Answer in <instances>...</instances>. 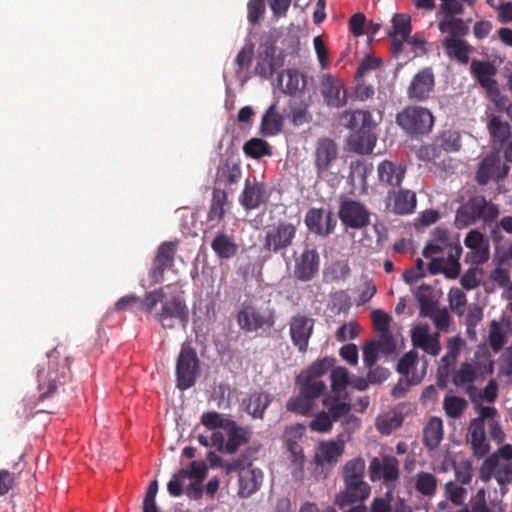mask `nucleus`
Listing matches in <instances>:
<instances>
[{
    "instance_id": "nucleus-1",
    "label": "nucleus",
    "mask_w": 512,
    "mask_h": 512,
    "mask_svg": "<svg viewBox=\"0 0 512 512\" xmlns=\"http://www.w3.org/2000/svg\"><path fill=\"white\" fill-rule=\"evenodd\" d=\"M477 361L475 363L464 361L459 366L455 365L449 369V374L445 382H441L440 374L436 373V385L440 389L447 388L452 383L458 388H464L472 402H476V393L478 389L474 386V382L479 378H484L486 374L493 372V362L489 357L483 356L479 358L476 353Z\"/></svg>"
},
{
    "instance_id": "nucleus-2",
    "label": "nucleus",
    "mask_w": 512,
    "mask_h": 512,
    "mask_svg": "<svg viewBox=\"0 0 512 512\" xmlns=\"http://www.w3.org/2000/svg\"><path fill=\"white\" fill-rule=\"evenodd\" d=\"M340 124L355 132L357 141L356 151L360 153H371L377 137L374 130L377 122L373 120L372 114L368 110L344 111L340 115Z\"/></svg>"
},
{
    "instance_id": "nucleus-3",
    "label": "nucleus",
    "mask_w": 512,
    "mask_h": 512,
    "mask_svg": "<svg viewBox=\"0 0 512 512\" xmlns=\"http://www.w3.org/2000/svg\"><path fill=\"white\" fill-rule=\"evenodd\" d=\"M47 368H40L37 372L39 399L50 397L59 385L64 383L70 371L69 358L62 355L59 347H55L47 354Z\"/></svg>"
},
{
    "instance_id": "nucleus-4",
    "label": "nucleus",
    "mask_w": 512,
    "mask_h": 512,
    "mask_svg": "<svg viewBox=\"0 0 512 512\" xmlns=\"http://www.w3.org/2000/svg\"><path fill=\"white\" fill-rule=\"evenodd\" d=\"M499 213L498 205L488 201L483 195H475L457 209L454 224L458 229L477 222L488 224L496 220Z\"/></svg>"
},
{
    "instance_id": "nucleus-5",
    "label": "nucleus",
    "mask_w": 512,
    "mask_h": 512,
    "mask_svg": "<svg viewBox=\"0 0 512 512\" xmlns=\"http://www.w3.org/2000/svg\"><path fill=\"white\" fill-rule=\"evenodd\" d=\"M300 220H279L265 229L263 249L269 253L284 256L296 239Z\"/></svg>"
},
{
    "instance_id": "nucleus-6",
    "label": "nucleus",
    "mask_w": 512,
    "mask_h": 512,
    "mask_svg": "<svg viewBox=\"0 0 512 512\" xmlns=\"http://www.w3.org/2000/svg\"><path fill=\"white\" fill-rule=\"evenodd\" d=\"M181 294L182 292L166 295L161 308L154 313V318L163 329L172 330L177 326L186 328L189 322V308Z\"/></svg>"
},
{
    "instance_id": "nucleus-7",
    "label": "nucleus",
    "mask_w": 512,
    "mask_h": 512,
    "mask_svg": "<svg viewBox=\"0 0 512 512\" xmlns=\"http://www.w3.org/2000/svg\"><path fill=\"white\" fill-rule=\"evenodd\" d=\"M397 125L410 137H419L431 132L434 116L421 106H407L396 115Z\"/></svg>"
},
{
    "instance_id": "nucleus-8",
    "label": "nucleus",
    "mask_w": 512,
    "mask_h": 512,
    "mask_svg": "<svg viewBox=\"0 0 512 512\" xmlns=\"http://www.w3.org/2000/svg\"><path fill=\"white\" fill-rule=\"evenodd\" d=\"M237 324L246 333L270 330L276 323L274 308L259 309L253 305H243L236 316Z\"/></svg>"
},
{
    "instance_id": "nucleus-9",
    "label": "nucleus",
    "mask_w": 512,
    "mask_h": 512,
    "mask_svg": "<svg viewBox=\"0 0 512 512\" xmlns=\"http://www.w3.org/2000/svg\"><path fill=\"white\" fill-rule=\"evenodd\" d=\"M372 482H382L388 488H394L400 478L399 460L392 455L383 454L373 457L368 467Z\"/></svg>"
},
{
    "instance_id": "nucleus-10",
    "label": "nucleus",
    "mask_w": 512,
    "mask_h": 512,
    "mask_svg": "<svg viewBox=\"0 0 512 512\" xmlns=\"http://www.w3.org/2000/svg\"><path fill=\"white\" fill-rule=\"evenodd\" d=\"M497 416L495 407L481 406L479 416L470 421L468 428V442L471 444L473 454L477 458H483L489 452V443L486 438L484 422L487 418Z\"/></svg>"
},
{
    "instance_id": "nucleus-11",
    "label": "nucleus",
    "mask_w": 512,
    "mask_h": 512,
    "mask_svg": "<svg viewBox=\"0 0 512 512\" xmlns=\"http://www.w3.org/2000/svg\"><path fill=\"white\" fill-rule=\"evenodd\" d=\"M199 371V359L196 350L183 344L176 361L177 387L186 390L192 387Z\"/></svg>"
},
{
    "instance_id": "nucleus-12",
    "label": "nucleus",
    "mask_w": 512,
    "mask_h": 512,
    "mask_svg": "<svg viewBox=\"0 0 512 512\" xmlns=\"http://www.w3.org/2000/svg\"><path fill=\"white\" fill-rule=\"evenodd\" d=\"M338 217L344 226L352 229H362L370 223V212L367 207L352 199L341 201Z\"/></svg>"
},
{
    "instance_id": "nucleus-13",
    "label": "nucleus",
    "mask_w": 512,
    "mask_h": 512,
    "mask_svg": "<svg viewBox=\"0 0 512 512\" xmlns=\"http://www.w3.org/2000/svg\"><path fill=\"white\" fill-rule=\"evenodd\" d=\"M178 243L175 241H165L161 243L153 259V267L149 272L152 284H159L164 280L166 270L174 266Z\"/></svg>"
},
{
    "instance_id": "nucleus-14",
    "label": "nucleus",
    "mask_w": 512,
    "mask_h": 512,
    "mask_svg": "<svg viewBox=\"0 0 512 512\" xmlns=\"http://www.w3.org/2000/svg\"><path fill=\"white\" fill-rule=\"evenodd\" d=\"M338 153V146L334 140L330 138L318 139L314 151V165L319 178H323L330 173L338 159Z\"/></svg>"
},
{
    "instance_id": "nucleus-15",
    "label": "nucleus",
    "mask_w": 512,
    "mask_h": 512,
    "mask_svg": "<svg viewBox=\"0 0 512 512\" xmlns=\"http://www.w3.org/2000/svg\"><path fill=\"white\" fill-rule=\"evenodd\" d=\"M320 92L325 104L329 107L341 108L348 102L344 82L331 74L322 76Z\"/></svg>"
},
{
    "instance_id": "nucleus-16",
    "label": "nucleus",
    "mask_w": 512,
    "mask_h": 512,
    "mask_svg": "<svg viewBox=\"0 0 512 512\" xmlns=\"http://www.w3.org/2000/svg\"><path fill=\"white\" fill-rule=\"evenodd\" d=\"M269 198L270 193L263 182L247 178L238 200L244 210L251 211L265 205Z\"/></svg>"
},
{
    "instance_id": "nucleus-17",
    "label": "nucleus",
    "mask_w": 512,
    "mask_h": 512,
    "mask_svg": "<svg viewBox=\"0 0 512 512\" xmlns=\"http://www.w3.org/2000/svg\"><path fill=\"white\" fill-rule=\"evenodd\" d=\"M462 254V247L460 244H454L449 247L447 257H439L431 259L429 263V271L431 274L443 273L446 277L455 279L459 276L461 266L459 259Z\"/></svg>"
},
{
    "instance_id": "nucleus-18",
    "label": "nucleus",
    "mask_w": 512,
    "mask_h": 512,
    "mask_svg": "<svg viewBox=\"0 0 512 512\" xmlns=\"http://www.w3.org/2000/svg\"><path fill=\"white\" fill-rule=\"evenodd\" d=\"M319 269V253L314 248L305 247L295 259L294 277L302 282H308L317 276Z\"/></svg>"
},
{
    "instance_id": "nucleus-19",
    "label": "nucleus",
    "mask_w": 512,
    "mask_h": 512,
    "mask_svg": "<svg viewBox=\"0 0 512 512\" xmlns=\"http://www.w3.org/2000/svg\"><path fill=\"white\" fill-rule=\"evenodd\" d=\"M308 230L318 236L327 237L334 232L336 219L331 211L311 208L307 211L304 219Z\"/></svg>"
},
{
    "instance_id": "nucleus-20",
    "label": "nucleus",
    "mask_w": 512,
    "mask_h": 512,
    "mask_svg": "<svg viewBox=\"0 0 512 512\" xmlns=\"http://www.w3.org/2000/svg\"><path fill=\"white\" fill-rule=\"evenodd\" d=\"M314 319L297 314L290 320V337L293 345L300 352H306L313 334Z\"/></svg>"
},
{
    "instance_id": "nucleus-21",
    "label": "nucleus",
    "mask_w": 512,
    "mask_h": 512,
    "mask_svg": "<svg viewBox=\"0 0 512 512\" xmlns=\"http://www.w3.org/2000/svg\"><path fill=\"white\" fill-rule=\"evenodd\" d=\"M470 72L482 88L489 93H498V83L493 76L497 74V68L489 61L474 59L470 64Z\"/></svg>"
},
{
    "instance_id": "nucleus-22",
    "label": "nucleus",
    "mask_w": 512,
    "mask_h": 512,
    "mask_svg": "<svg viewBox=\"0 0 512 512\" xmlns=\"http://www.w3.org/2000/svg\"><path fill=\"white\" fill-rule=\"evenodd\" d=\"M465 345V341L459 336H453L447 339L446 353L441 357L436 372L440 374L442 383H444L447 376L450 375L449 369L457 364V359Z\"/></svg>"
},
{
    "instance_id": "nucleus-23",
    "label": "nucleus",
    "mask_w": 512,
    "mask_h": 512,
    "mask_svg": "<svg viewBox=\"0 0 512 512\" xmlns=\"http://www.w3.org/2000/svg\"><path fill=\"white\" fill-rule=\"evenodd\" d=\"M468 496V491L463 484L450 480L443 486L444 499L437 504V508L441 512H451L450 505L460 507L466 505L465 501Z\"/></svg>"
},
{
    "instance_id": "nucleus-24",
    "label": "nucleus",
    "mask_w": 512,
    "mask_h": 512,
    "mask_svg": "<svg viewBox=\"0 0 512 512\" xmlns=\"http://www.w3.org/2000/svg\"><path fill=\"white\" fill-rule=\"evenodd\" d=\"M434 87V75L431 69H423L413 78L408 87V97L410 99L423 101L428 98Z\"/></svg>"
},
{
    "instance_id": "nucleus-25",
    "label": "nucleus",
    "mask_w": 512,
    "mask_h": 512,
    "mask_svg": "<svg viewBox=\"0 0 512 512\" xmlns=\"http://www.w3.org/2000/svg\"><path fill=\"white\" fill-rule=\"evenodd\" d=\"M263 481L262 471L254 467L251 463L247 464V468L240 472L238 479V495L241 498H248L257 492Z\"/></svg>"
},
{
    "instance_id": "nucleus-26",
    "label": "nucleus",
    "mask_w": 512,
    "mask_h": 512,
    "mask_svg": "<svg viewBox=\"0 0 512 512\" xmlns=\"http://www.w3.org/2000/svg\"><path fill=\"white\" fill-rule=\"evenodd\" d=\"M411 340L414 347L422 349L431 356H438L441 352L439 333L431 335L427 326L415 327L412 330Z\"/></svg>"
},
{
    "instance_id": "nucleus-27",
    "label": "nucleus",
    "mask_w": 512,
    "mask_h": 512,
    "mask_svg": "<svg viewBox=\"0 0 512 512\" xmlns=\"http://www.w3.org/2000/svg\"><path fill=\"white\" fill-rule=\"evenodd\" d=\"M227 441L225 444V454H234L239 448L249 442L252 429L248 426H239L234 420L228 422L225 428Z\"/></svg>"
},
{
    "instance_id": "nucleus-28",
    "label": "nucleus",
    "mask_w": 512,
    "mask_h": 512,
    "mask_svg": "<svg viewBox=\"0 0 512 512\" xmlns=\"http://www.w3.org/2000/svg\"><path fill=\"white\" fill-rule=\"evenodd\" d=\"M441 43L448 58L463 65L469 62L470 54L473 52L474 48L466 40L444 37Z\"/></svg>"
},
{
    "instance_id": "nucleus-29",
    "label": "nucleus",
    "mask_w": 512,
    "mask_h": 512,
    "mask_svg": "<svg viewBox=\"0 0 512 512\" xmlns=\"http://www.w3.org/2000/svg\"><path fill=\"white\" fill-rule=\"evenodd\" d=\"M344 449L345 444L343 440L322 441L319 443L315 453V463L318 466L336 463L338 458L344 453Z\"/></svg>"
},
{
    "instance_id": "nucleus-30",
    "label": "nucleus",
    "mask_w": 512,
    "mask_h": 512,
    "mask_svg": "<svg viewBox=\"0 0 512 512\" xmlns=\"http://www.w3.org/2000/svg\"><path fill=\"white\" fill-rule=\"evenodd\" d=\"M377 173L380 183L395 188L401 185L405 177L406 168L384 160L378 165Z\"/></svg>"
},
{
    "instance_id": "nucleus-31",
    "label": "nucleus",
    "mask_w": 512,
    "mask_h": 512,
    "mask_svg": "<svg viewBox=\"0 0 512 512\" xmlns=\"http://www.w3.org/2000/svg\"><path fill=\"white\" fill-rule=\"evenodd\" d=\"M457 511L466 512H504L501 502L491 500L487 502L485 489H479L469 499V502Z\"/></svg>"
},
{
    "instance_id": "nucleus-32",
    "label": "nucleus",
    "mask_w": 512,
    "mask_h": 512,
    "mask_svg": "<svg viewBox=\"0 0 512 512\" xmlns=\"http://www.w3.org/2000/svg\"><path fill=\"white\" fill-rule=\"evenodd\" d=\"M211 249L220 259H231L238 253L234 237L225 231H219L211 242Z\"/></svg>"
},
{
    "instance_id": "nucleus-33",
    "label": "nucleus",
    "mask_w": 512,
    "mask_h": 512,
    "mask_svg": "<svg viewBox=\"0 0 512 512\" xmlns=\"http://www.w3.org/2000/svg\"><path fill=\"white\" fill-rule=\"evenodd\" d=\"M270 402L269 394L255 391L243 399L242 405L253 418L262 419Z\"/></svg>"
},
{
    "instance_id": "nucleus-34",
    "label": "nucleus",
    "mask_w": 512,
    "mask_h": 512,
    "mask_svg": "<svg viewBox=\"0 0 512 512\" xmlns=\"http://www.w3.org/2000/svg\"><path fill=\"white\" fill-rule=\"evenodd\" d=\"M283 126V117L277 111L276 102L269 106L262 116L260 124V133L265 137L278 134Z\"/></svg>"
},
{
    "instance_id": "nucleus-35",
    "label": "nucleus",
    "mask_w": 512,
    "mask_h": 512,
    "mask_svg": "<svg viewBox=\"0 0 512 512\" xmlns=\"http://www.w3.org/2000/svg\"><path fill=\"white\" fill-rule=\"evenodd\" d=\"M469 21L459 17H443L438 23V29L442 33H448L445 37L463 39L469 34Z\"/></svg>"
},
{
    "instance_id": "nucleus-36",
    "label": "nucleus",
    "mask_w": 512,
    "mask_h": 512,
    "mask_svg": "<svg viewBox=\"0 0 512 512\" xmlns=\"http://www.w3.org/2000/svg\"><path fill=\"white\" fill-rule=\"evenodd\" d=\"M227 202L228 195L226 191L221 189L213 190L211 204L207 214L208 222H216L215 224L211 225L212 228L223 220L225 216V206L227 205Z\"/></svg>"
},
{
    "instance_id": "nucleus-37",
    "label": "nucleus",
    "mask_w": 512,
    "mask_h": 512,
    "mask_svg": "<svg viewBox=\"0 0 512 512\" xmlns=\"http://www.w3.org/2000/svg\"><path fill=\"white\" fill-rule=\"evenodd\" d=\"M443 439V422L438 417H432L423 429V444L429 450L436 449Z\"/></svg>"
},
{
    "instance_id": "nucleus-38",
    "label": "nucleus",
    "mask_w": 512,
    "mask_h": 512,
    "mask_svg": "<svg viewBox=\"0 0 512 512\" xmlns=\"http://www.w3.org/2000/svg\"><path fill=\"white\" fill-rule=\"evenodd\" d=\"M417 205L416 194L407 189L394 192L393 210L396 214L406 215L413 213Z\"/></svg>"
},
{
    "instance_id": "nucleus-39",
    "label": "nucleus",
    "mask_w": 512,
    "mask_h": 512,
    "mask_svg": "<svg viewBox=\"0 0 512 512\" xmlns=\"http://www.w3.org/2000/svg\"><path fill=\"white\" fill-rule=\"evenodd\" d=\"M345 483L344 497L349 504L362 502L370 495L371 488L364 479L350 480Z\"/></svg>"
},
{
    "instance_id": "nucleus-40",
    "label": "nucleus",
    "mask_w": 512,
    "mask_h": 512,
    "mask_svg": "<svg viewBox=\"0 0 512 512\" xmlns=\"http://www.w3.org/2000/svg\"><path fill=\"white\" fill-rule=\"evenodd\" d=\"M276 69L275 50L267 47L257 58L255 73L264 79H270Z\"/></svg>"
},
{
    "instance_id": "nucleus-41",
    "label": "nucleus",
    "mask_w": 512,
    "mask_h": 512,
    "mask_svg": "<svg viewBox=\"0 0 512 512\" xmlns=\"http://www.w3.org/2000/svg\"><path fill=\"white\" fill-rule=\"evenodd\" d=\"M285 76L287 80L285 86L282 88L283 93L294 95L306 87L305 76L301 74L298 70L288 69L285 72H281L278 75V82L282 84V81Z\"/></svg>"
},
{
    "instance_id": "nucleus-42",
    "label": "nucleus",
    "mask_w": 512,
    "mask_h": 512,
    "mask_svg": "<svg viewBox=\"0 0 512 512\" xmlns=\"http://www.w3.org/2000/svg\"><path fill=\"white\" fill-rule=\"evenodd\" d=\"M241 175L240 163L231 158L226 159L217 171L218 180L227 186L238 183Z\"/></svg>"
},
{
    "instance_id": "nucleus-43",
    "label": "nucleus",
    "mask_w": 512,
    "mask_h": 512,
    "mask_svg": "<svg viewBox=\"0 0 512 512\" xmlns=\"http://www.w3.org/2000/svg\"><path fill=\"white\" fill-rule=\"evenodd\" d=\"M297 383L299 385L300 392L305 394L313 402L316 398L321 396L326 389V385L323 380L313 379L302 374L297 376Z\"/></svg>"
},
{
    "instance_id": "nucleus-44",
    "label": "nucleus",
    "mask_w": 512,
    "mask_h": 512,
    "mask_svg": "<svg viewBox=\"0 0 512 512\" xmlns=\"http://www.w3.org/2000/svg\"><path fill=\"white\" fill-rule=\"evenodd\" d=\"M487 128L493 142L498 143L500 146L505 144L511 136L509 123L502 121L498 116H493L489 120Z\"/></svg>"
},
{
    "instance_id": "nucleus-45",
    "label": "nucleus",
    "mask_w": 512,
    "mask_h": 512,
    "mask_svg": "<svg viewBox=\"0 0 512 512\" xmlns=\"http://www.w3.org/2000/svg\"><path fill=\"white\" fill-rule=\"evenodd\" d=\"M435 241L427 244L423 249L422 255L425 258H434V256L444 253L446 250H449L451 244L448 242V233L443 229H436L435 233Z\"/></svg>"
},
{
    "instance_id": "nucleus-46",
    "label": "nucleus",
    "mask_w": 512,
    "mask_h": 512,
    "mask_svg": "<svg viewBox=\"0 0 512 512\" xmlns=\"http://www.w3.org/2000/svg\"><path fill=\"white\" fill-rule=\"evenodd\" d=\"M438 480L429 472H419L415 477L414 487L418 493L425 497H432L437 490Z\"/></svg>"
},
{
    "instance_id": "nucleus-47",
    "label": "nucleus",
    "mask_w": 512,
    "mask_h": 512,
    "mask_svg": "<svg viewBox=\"0 0 512 512\" xmlns=\"http://www.w3.org/2000/svg\"><path fill=\"white\" fill-rule=\"evenodd\" d=\"M243 152L246 156L259 159L264 156L272 155L269 143L260 138H251L243 145Z\"/></svg>"
},
{
    "instance_id": "nucleus-48",
    "label": "nucleus",
    "mask_w": 512,
    "mask_h": 512,
    "mask_svg": "<svg viewBox=\"0 0 512 512\" xmlns=\"http://www.w3.org/2000/svg\"><path fill=\"white\" fill-rule=\"evenodd\" d=\"M365 460L361 457H355L345 463L342 470L344 482L350 480L364 479Z\"/></svg>"
},
{
    "instance_id": "nucleus-49",
    "label": "nucleus",
    "mask_w": 512,
    "mask_h": 512,
    "mask_svg": "<svg viewBox=\"0 0 512 512\" xmlns=\"http://www.w3.org/2000/svg\"><path fill=\"white\" fill-rule=\"evenodd\" d=\"M313 407L314 402L301 392L299 395L291 397L286 404L288 411L302 416H309Z\"/></svg>"
},
{
    "instance_id": "nucleus-50",
    "label": "nucleus",
    "mask_w": 512,
    "mask_h": 512,
    "mask_svg": "<svg viewBox=\"0 0 512 512\" xmlns=\"http://www.w3.org/2000/svg\"><path fill=\"white\" fill-rule=\"evenodd\" d=\"M467 401L458 396H445L443 400V409L450 418H459L467 408Z\"/></svg>"
},
{
    "instance_id": "nucleus-51",
    "label": "nucleus",
    "mask_w": 512,
    "mask_h": 512,
    "mask_svg": "<svg viewBox=\"0 0 512 512\" xmlns=\"http://www.w3.org/2000/svg\"><path fill=\"white\" fill-rule=\"evenodd\" d=\"M451 466L454 470L455 480L457 483L467 485L472 481L473 470L472 465L467 460L456 461L451 460Z\"/></svg>"
},
{
    "instance_id": "nucleus-52",
    "label": "nucleus",
    "mask_w": 512,
    "mask_h": 512,
    "mask_svg": "<svg viewBox=\"0 0 512 512\" xmlns=\"http://www.w3.org/2000/svg\"><path fill=\"white\" fill-rule=\"evenodd\" d=\"M438 145L446 152L458 151L461 147L460 135L454 130H445L437 138Z\"/></svg>"
},
{
    "instance_id": "nucleus-53",
    "label": "nucleus",
    "mask_w": 512,
    "mask_h": 512,
    "mask_svg": "<svg viewBox=\"0 0 512 512\" xmlns=\"http://www.w3.org/2000/svg\"><path fill=\"white\" fill-rule=\"evenodd\" d=\"M232 419L224 418L220 413L216 411H209L202 414L200 418V422L204 425L208 430H215L218 428H225L228 426V422H231Z\"/></svg>"
},
{
    "instance_id": "nucleus-54",
    "label": "nucleus",
    "mask_w": 512,
    "mask_h": 512,
    "mask_svg": "<svg viewBox=\"0 0 512 512\" xmlns=\"http://www.w3.org/2000/svg\"><path fill=\"white\" fill-rule=\"evenodd\" d=\"M393 32L390 36H398L401 38H409L411 33V20L406 14H395L393 19Z\"/></svg>"
},
{
    "instance_id": "nucleus-55",
    "label": "nucleus",
    "mask_w": 512,
    "mask_h": 512,
    "mask_svg": "<svg viewBox=\"0 0 512 512\" xmlns=\"http://www.w3.org/2000/svg\"><path fill=\"white\" fill-rule=\"evenodd\" d=\"M423 375L413 373L410 378H401L398 383L392 388L391 395L396 399L403 398L409 391L412 385H417L421 382Z\"/></svg>"
},
{
    "instance_id": "nucleus-56",
    "label": "nucleus",
    "mask_w": 512,
    "mask_h": 512,
    "mask_svg": "<svg viewBox=\"0 0 512 512\" xmlns=\"http://www.w3.org/2000/svg\"><path fill=\"white\" fill-rule=\"evenodd\" d=\"M164 288H159L154 291L147 292L144 298L140 301L141 309L146 313H152L155 307L164 301L166 297Z\"/></svg>"
},
{
    "instance_id": "nucleus-57",
    "label": "nucleus",
    "mask_w": 512,
    "mask_h": 512,
    "mask_svg": "<svg viewBox=\"0 0 512 512\" xmlns=\"http://www.w3.org/2000/svg\"><path fill=\"white\" fill-rule=\"evenodd\" d=\"M331 388L334 393L342 392L349 384V373L345 367H336L331 372Z\"/></svg>"
},
{
    "instance_id": "nucleus-58",
    "label": "nucleus",
    "mask_w": 512,
    "mask_h": 512,
    "mask_svg": "<svg viewBox=\"0 0 512 512\" xmlns=\"http://www.w3.org/2000/svg\"><path fill=\"white\" fill-rule=\"evenodd\" d=\"M333 360L330 358H323L311 364L306 371L301 374L309 376L313 379H321V377L332 367Z\"/></svg>"
},
{
    "instance_id": "nucleus-59",
    "label": "nucleus",
    "mask_w": 512,
    "mask_h": 512,
    "mask_svg": "<svg viewBox=\"0 0 512 512\" xmlns=\"http://www.w3.org/2000/svg\"><path fill=\"white\" fill-rule=\"evenodd\" d=\"M266 11L265 0H249L247 3V20L252 25L257 24Z\"/></svg>"
},
{
    "instance_id": "nucleus-60",
    "label": "nucleus",
    "mask_w": 512,
    "mask_h": 512,
    "mask_svg": "<svg viewBox=\"0 0 512 512\" xmlns=\"http://www.w3.org/2000/svg\"><path fill=\"white\" fill-rule=\"evenodd\" d=\"M489 344L495 352H499L505 345V335L501 325L497 321H492L489 330Z\"/></svg>"
},
{
    "instance_id": "nucleus-61",
    "label": "nucleus",
    "mask_w": 512,
    "mask_h": 512,
    "mask_svg": "<svg viewBox=\"0 0 512 512\" xmlns=\"http://www.w3.org/2000/svg\"><path fill=\"white\" fill-rule=\"evenodd\" d=\"M495 165V161L491 157H485L477 172H476V181L480 185H486L489 180L492 178V171Z\"/></svg>"
},
{
    "instance_id": "nucleus-62",
    "label": "nucleus",
    "mask_w": 512,
    "mask_h": 512,
    "mask_svg": "<svg viewBox=\"0 0 512 512\" xmlns=\"http://www.w3.org/2000/svg\"><path fill=\"white\" fill-rule=\"evenodd\" d=\"M418 355L414 351H410L406 353L397 363V371L398 373L408 377L410 374L412 375L414 372L412 369L417 364Z\"/></svg>"
},
{
    "instance_id": "nucleus-63",
    "label": "nucleus",
    "mask_w": 512,
    "mask_h": 512,
    "mask_svg": "<svg viewBox=\"0 0 512 512\" xmlns=\"http://www.w3.org/2000/svg\"><path fill=\"white\" fill-rule=\"evenodd\" d=\"M182 471H185V477L194 479L195 481L202 482L208 472L207 465L204 461H193L190 463L189 467L187 469H181Z\"/></svg>"
},
{
    "instance_id": "nucleus-64",
    "label": "nucleus",
    "mask_w": 512,
    "mask_h": 512,
    "mask_svg": "<svg viewBox=\"0 0 512 512\" xmlns=\"http://www.w3.org/2000/svg\"><path fill=\"white\" fill-rule=\"evenodd\" d=\"M158 492V483L157 480L152 481L146 491L144 500H143V512H158V507L156 505V495Z\"/></svg>"
}]
</instances>
